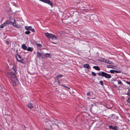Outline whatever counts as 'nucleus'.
Returning a JSON list of instances; mask_svg holds the SVG:
<instances>
[{"instance_id": "bb28decb", "label": "nucleus", "mask_w": 130, "mask_h": 130, "mask_svg": "<svg viewBox=\"0 0 130 130\" xmlns=\"http://www.w3.org/2000/svg\"><path fill=\"white\" fill-rule=\"evenodd\" d=\"M37 44L38 46H39L40 47H41L42 46L41 44L37 43Z\"/></svg>"}, {"instance_id": "c756f323", "label": "nucleus", "mask_w": 130, "mask_h": 130, "mask_svg": "<svg viewBox=\"0 0 130 130\" xmlns=\"http://www.w3.org/2000/svg\"><path fill=\"white\" fill-rule=\"evenodd\" d=\"M61 86H62V87H63L67 88L68 89H70V88L69 87H68L67 86H65L64 85H61Z\"/></svg>"}, {"instance_id": "4c0bfd02", "label": "nucleus", "mask_w": 130, "mask_h": 130, "mask_svg": "<svg viewBox=\"0 0 130 130\" xmlns=\"http://www.w3.org/2000/svg\"><path fill=\"white\" fill-rule=\"evenodd\" d=\"M58 84L59 85H60V83L59 81H58Z\"/></svg>"}, {"instance_id": "6e6552de", "label": "nucleus", "mask_w": 130, "mask_h": 130, "mask_svg": "<svg viewBox=\"0 0 130 130\" xmlns=\"http://www.w3.org/2000/svg\"><path fill=\"white\" fill-rule=\"evenodd\" d=\"M109 129H112L115 130H118V126H113L112 125H110L109 126Z\"/></svg>"}, {"instance_id": "2f4dec72", "label": "nucleus", "mask_w": 130, "mask_h": 130, "mask_svg": "<svg viewBox=\"0 0 130 130\" xmlns=\"http://www.w3.org/2000/svg\"><path fill=\"white\" fill-rule=\"evenodd\" d=\"M115 72L117 73H121V72L120 71L115 70Z\"/></svg>"}, {"instance_id": "b1692460", "label": "nucleus", "mask_w": 130, "mask_h": 130, "mask_svg": "<svg viewBox=\"0 0 130 130\" xmlns=\"http://www.w3.org/2000/svg\"><path fill=\"white\" fill-rule=\"evenodd\" d=\"M6 26V25L4 23L3 24H2L1 26L0 27V28H3L4 26Z\"/></svg>"}, {"instance_id": "c85d7f7f", "label": "nucleus", "mask_w": 130, "mask_h": 130, "mask_svg": "<svg viewBox=\"0 0 130 130\" xmlns=\"http://www.w3.org/2000/svg\"><path fill=\"white\" fill-rule=\"evenodd\" d=\"M127 102L128 103H130V97L127 100Z\"/></svg>"}, {"instance_id": "ddd939ff", "label": "nucleus", "mask_w": 130, "mask_h": 130, "mask_svg": "<svg viewBox=\"0 0 130 130\" xmlns=\"http://www.w3.org/2000/svg\"><path fill=\"white\" fill-rule=\"evenodd\" d=\"M93 68L96 70L99 71L100 70V68L99 66H94L93 67Z\"/></svg>"}, {"instance_id": "aec40b11", "label": "nucleus", "mask_w": 130, "mask_h": 130, "mask_svg": "<svg viewBox=\"0 0 130 130\" xmlns=\"http://www.w3.org/2000/svg\"><path fill=\"white\" fill-rule=\"evenodd\" d=\"M30 33V31H29V30H27V31H26L25 32V34L26 35H28V34H29Z\"/></svg>"}, {"instance_id": "ea45409f", "label": "nucleus", "mask_w": 130, "mask_h": 130, "mask_svg": "<svg viewBox=\"0 0 130 130\" xmlns=\"http://www.w3.org/2000/svg\"><path fill=\"white\" fill-rule=\"evenodd\" d=\"M115 87H117V86L116 85H115Z\"/></svg>"}, {"instance_id": "9b49d317", "label": "nucleus", "mask_w": 130, "mask_h": 130, "mask_svg": "<svg viewBox=\"0 0 130 130\" xmlns=\"http://www.w3.org/2000/svg\"><path fill=\"white\" fill-rule=\"evenodd\" d=\"M22 47L24 50H26L27 49V46L24 44H23L22 45Z\"/></svg>"}, {"instance_id": "393cba45", "label": "nucleus", "mask_w": 130, "mask_h": 130, "mask_svg": "<svg viewBox=\"0 0 130 130\" xmlns=\"http://www.w3.org/2000/svg\"><path fill=\"white\" fill-rule=\"evenodd\" d=\"M110 72L111 73H114L115 72V70H110Z\"/></svg>"}, {"instance_id": "e433bc0d", "label": "nucleus", "mask_w": 130, "mask_h": 130, "mask_svg": "<svg viewBox=\"0 0 130 130\" xmlns=\"http://www.w3.org/2000/svg\"><path fill=\"white\" fill-rule=\"evenodd\" d=\"M125 82L127 84H129V85L130 84V82L126 81V82Z\"/></svg>"}, {"instance_id": "0eeeda50", "label": "nucleus", "mask_w": 130, "mask_h": 130, "mask_svg": "<svg viewBox=\"0 0 130 130\" xmlns=\"http://www.w3.org/2000/svg\"><path fill=\"white\" fill-rule=\"evenodd\" d=\"M51 123V122L50 121H48L47 122L45 121L44 123V124L48 127H51L52 125Z\"/></svg>"}, {"instance_id": "f03ea898", "label": "nucleus", "mask_w": 130, "mask_h": 130, "mask_svg": "<svg viewBox=\"0 0 130 130\" xmlns=\"http://www.w3.org/2000/svg\"><path fill=\"white\" fill-rule=\"evenodd\" d=\"M45 36L47 38L56 40L57 39V37L53 34L48 33H45Z\"/></svg>"}, {"instance_id": "473e14b6", "label": "nucleus", "mask_w": 130, "mask_h": 130, "mask_svg": "<svg viewBox=\"0 0 130 130\" xmlns=\"http://www.w3.org/2000/svg\"><path fill=\"white\" fill-rule=\"evenodd\" d=\"M30 30L32 32H35V30L33 28H31V29Z\"/></svg>"}, {"instance_id": "58836bf2", "label": "nucleus", "mask_w": 130, "mask_h": 130, "mask_svg": "<svg viewBox=\"0 0 130 130\" xmlns=\"http://www.w3.org/2000/svg\"><path fill=\"white\" fill-rule=\"evenodd\" d=\"M57 79V80L58 81H58H59V78H56Z\"/></svg>"}, {"instance_id": "4468645a", "label": "nucleus", "mask_w": 130, "mask_h": 130, "mask_svg": "<svg viewBox=\"0 0 130 130\" xmlns=\"http://www.w3.org/2000/svg\"><path fill=\"white\" fill-rule=\"evenodd\" d=\"M37 57L38 58H40L41 56L42 55L41 53L39 52H37Z\"/></svg>"}, {"instance_id": "1a4fd4ad", "label": "nucleus", "mask_w": 130, "mask_h": 130, "mask_svg": "<svg viewBox=\"0 0 130 130\" xmlns=\"http://www.w3.org/2000/svg\"><path fill=\"white\" fill-rule=\"evenodd\" d=\"M43 55L44 56V57H42V58H49L50 57V54L48 53H46L45 54H43Z\"/></svg>"}, {"instance_id": "f3484780", "label": "nucleus", "mask_w": 130, "mask_h": 130, "mask_svg": "<svg viewBox=\"0 0 130 130\" xmlns=\"http://www.w3.org/2000/svg\"><path fill=\"white\" fill-rule=\"evenodd\" d=\"M9 95H7L5 97V99L6 101H7L9 99Z\"/></svg>"}, {"instance_id": "cd10ccee", "label": "nucleus", "mask_w": 130, "mask_h": 130, "mask_svg": "<svg viewBox=\"0 0 130 130\" xmlns=\"http://www.w3.org/2000/svg\"><path fill=\"white\" fill-rule=\"evenodd\" d=\"M16 55L18 56V57L20 58V59H21V58H22V57L19 54H16Z\"/></svg>"}, {"instance_id": "9d476101", "label": "nucleus", "mask_w": 130, "mask_h": 130, "mask_svg": "<svg viewBox=\"0 0 130 130\" xmlns=\"http://www.w3.org/2000/svg\"><path fill=\"white\" fill-rule=\"evenodd\" d=\"M25 28L26 30L29 31L31 29V26H25Z\"/></svg>"}, {"instance_id": "dca6fc26", "label": "nucleus", "mask_w": 130, "mask_h": 130, "mask_svg": "<svg viewBox=\"0 0 130 130\" xmlns=\"http://www.w3.org/2000/svg\"><path fill=\"white\" fill-rule=\"evenodd\" d=\"M33 48H31L30 47H28L26 50L28 51H30L31 52H32L33 50Z\"/></svg>"}, {"instance_id": "a211bd4d", "label": "nucleus", "mask_w": 130, "mask_h": 130, "mask_svg": "<svg viewBox=\"0 0 130 130\" xmlns=\"http://www.w3.org/2000/svg\"><path fill=\"white\" fill-rule=\"evenodd\" d=\"M105 62L106 63H107L109 64H111V63H112L111 62L108 60H106L105 61Z\"/></svg>"}, {"instance_id": "20e7f679", "label": "nucleus", "mask_w": 130, "mask_h": 130, "mask_svg": "<svg viewBox=\"0 0 130 130\" xmlns=\"http://www.w3.org/2000/svg\"><path fill=\"white\" fill-rule=\"evenodd\" d=\"M102 76L106 78H111V75L104 72H102Z\"/></svg>"}, {"instance_id": "a878e982", "label": "nucleus", "mask_w": 130, "mask_h": 130, "mask_svg": "<svg viewBox=\"0 0 130 130\" xmlns=\"http://www.w3.org/2000/svg\"><path fill=\"white\" fill-rule=\"evenodd\" d=\"M100 83L101 85H102V86H103L104 85V83L101 80L100 81Z\"/></svg>"}, {"instance_id": "39448f33", "label": "nucleus", "mask_w": 130, "mask_h": 130, "mask_svg": "<svg viewBox=\"0 0 130 130\" xmlns=\"http://www.w3.org/2000/svg\"><path fill=\"white\" fill-rule=\"evenodd\" d=\"M40 1H41L45 3L48 4L50 5L51 7H52L53 5V3L49 0H39Z\"/></svg>"}, {"instance_id": "6ab92c4d", "label": "nucleus", "mask_w": 130, "mask_h": 130, "mask_svg": "<svg viewBox=\"0 0 130 130\" xmlns=\"http://www.w3.org/2000/svg\"><path fill=\"white\" fill-rule=\"evenodd\" d=\"M117 82H118V84H120L121 85H122L123 84L122 82L121 81V80H119L117 81Z\"/></svg>"}, {"instance_id": "f8f14e48", "label": "nucleus", "mask_w": 130, "mask_h": 130, "mask_svg": "<svg viewBox=\"0 0 130 130\" xmlns=\"http://www.w3.org/2000/svg\"><path fill=\"white\" fill-rule=\"evenodd\" d=\"M83 67L87 69H89L90 68V66L88 64H86L84 65Z\"/></svg>"}, {"instance_id": "7ed1b4c3", "label": "nucleus", "mask_w": 130, "mask_h": 130, "mask_svg": "<svg viewBox=\"0 0 130 130\" xmlns=\"http://www.w3.org/2000/svg\"><path fill=\"white\" fill-rule=\"evenodd\" d=\"M13 22H12L10 20H8L5 22L4 23L6 26L7 25L11 23V24L15 26V27H17V25L15 23V20L14 19V20Z\"/></svg>"}, {"instance_id": "72a5a7b5", "label": "nucleus", "mask_w": 130, "mask_h": 130, "mask_svg": "<svg viewBox=\"0 0 130 130\" xmlns=\"http://www.w3.org/2000/svg\"><path fill=\"white\" fill-rule=\"evenodd\" d=\"M107 68H111L112 67L110 65H108L107 67Z\"/></svg>"}, {"instance_id": "a19ab883", "label": "nucleus", "mask_w": 130, "mask_h": 130, "mask_svg": "<svg viewBox=\"0 0 130 130\" xmlns=\"http://www.w3.org/2000/svg\"><path fill=\"white\" fill-rule=\"evenodd\" d=\"M45 130H48L47 128H45Z\"/></svg>"}, {"instance_id": "5701e85b", "label": "nucleus", "mask_w": 130, "mask_h": 130, "mask_svg": "<svg viewBox=\"0 0 130 130\" xmlns=\"http://www.w3.org/2000/svg\"><path fill=\"white\" fill-rule=\"evenodd\" d=\"M91 74L93 76H96V73L94 72H91Z\"/></svg>"}, {"instance_id": "412c9836", "label": "nucleus", "mask_w": 130, "mask_h": 130, "mask_svg": "<svg viewBox=\"0 0 130 130\" xmlns=\"http://www.w3.org/2000/svg\"><path fill=\"white\" fill-rule=\"evenodd\" d=\"M62 75L61 74H60L57 75L56 77V78H59L61 77H62Z\"/></svg>"}, {"instance_id": "7c9ffc66", "label": "nucleus", "mask_w": 130, "mask_h": 130, "mask_svg": "<svg viewBox=\"0 0 130 130\" xmlns=\"http://www.w3.org/2000/svg\"><path fill=\"white\" fill-rule=\"evenodd\" d=\"M98 75L99 76H102V72H100L98 73Z\"/></svg>"}, {"instance_id": "79ce46f5", "label": "nucleus", "mask_w": 130, "mask_h": 130, "mask_svg": "<svg viewBox=\"0 0 130 130\" xmlns=\"http://www.w3.org/2000/svg\"><path fill=\"white\" fill-rule=\"evenodd\" d=\"M52 42L53 43H54L53 42Z\"/></svg>"}, {"instance_id": "f704fd0d", "label": "nucleus", "mask_w": 130, "mask_h": 130, "mask_svg": "<svg viewBox=\"0 0 130 130\" xmlns=\"http://www.w3.org/2000/svg\"><path fill=\"white\" fill-rule=\"evenodd\" d=\"M90 92H88L87 93V95H90Z\"/></svg>"}, {"instance_id": "2eb2a0df", "label": "nucleus", "mask_w": 130, "mask_h": 130, "mask_svg": "<svg viewBox=\"0 0 130 130\" xmlns=\"http://www.w3.org/2000/svg\"><path fill=\"white\" fill-rule=\"evenodd\" d=\"M28 107L30 109H31L32 108L33 106L32 104L31 103H29L28 104Z\"/></svg>"}, {"instance_id": "f257e3e1", "label": "nucleus", "mask_w": 130, "mask_h": 130, "mask_svg": "<svg viewBox=\"0 0 130 130\" xmlns=\"http://www.w3.org/2000/svg\"><path fill=\"white\" fill-rule=\"evenodd\" d=\"M16 71L15 68H13L11 71L8 72L5 74L6 76L11 80L14 86L17 85L19 83L15 75Z\"/></svg>"}, {"instance_id": "423d86ee", "label": "nucleus", "mask_w": 130, "mask_h": 130, "mask_svg": "<svg viewBox=\"0 0 130 130\" xmlns=\"http://www.w3.org/2000/svg\"><path fill=\"white\" fill-rule=\"evenodd\" d=\"M16 59L17 61L20 63H22L24 64H25L26 63V61L25 58L22 59L21 60H19L18 59L17 57H16Z\"/></svg>"}, {"instance_id": "4be33fe9", "label": "nucleus", "mask_w": 130, "mask_h": 130, "mask_svg": "<svg viewBox=\"0 0 130 130\" xmlns=\"http://www.w3.org/2000/svg\"><path fill=\"white\" fill-rule=\"evenodd\" d=\"M127 94L128 96H130V90H128V91L127 93Z\"/></svg>"}, {"instance_id": "c9c22d12", "label": "nucleus", "mask_w": 130, "mask_h": 130, "mask_svg": "<svg viewBox=\"0 0 130 130\" xmlns=\"http://www.w3.org/2000/svg\"><path fill=\"white\" fill-rule=\"evenodd\" d=\"M54 126H55V127H56V128H58V125H57L56 124H55L54 125Z\"/></svg>"}]
</instances>
